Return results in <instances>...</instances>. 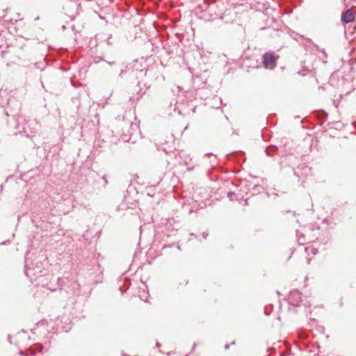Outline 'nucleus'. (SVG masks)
I'll use <instances>...</instances> for the list:
<instances>
[{
	"label": "nucleus",
	"mask_w": 356,
	"mask_h": 356,
	"mask_svg": "<svg viewBox=\"0 0 356 356\" xmlns=\"http://www.w3.org/2000/svg\"><path fill=\"white\" fill-rule=\"evenodd\" d=\"M289 299L292 305H298L302 302V294L298 291H292L290 293Z\"/></svg>",
	"instance_id": "7ed1b4c3"
},
{
	"label": "nucleus",
	"mask_w": 356,
	"mask_h": 356,
	"mask_svg": "<svg viewBox=\"0 0 356 356\" xmlns=\"http://www.w3.org/2000/svg\"><path fill=\"white\" fill-rule=\"evenodd\" d=\"M229 346L228 344H227V345H226V346H225V349H228V348H229Z\"/></svg>",
	"instance_id": "423d86ee"
},
{
	"label": "nucleus",
	"mask_w": 356,
	"mask_h": 356,
	"mask_svg": "<svg viewBox=\"0 0 356 356\" xmlns=\"http://www.w3.org/2000/svg\"><path fill=\"white\" fill-rule=\"evenodd\" d=\"M233 195H234V193H232V192L228 193V197L230 198V200H233Z\"/></svg>",
	"instance_id": "39448f33"
},
{
	"label": "nucleus",
	"mask_w": 356,
	"mask_h": 356,
	"mask_svg": "<svg viewBox=\"0 0 356 356\" xmlns=\"http://www.w3.org/2000/svg\"><path fill=\"white\" fill-rule=\"evenodd\" d=\"M341 17L343 23L348 24L353 22L355 20V13L352 9H348L346 11L342 13Z\"/></svg>",
	"instance_id": "f03ea898"
},
{
	"label": "nucleus",
	"mask_w": 356,
	"mask_h": 356,
	"mask_svg": "<svg viewBox=\"0 0 356 356\" xmlns=\"http://www.w3.org/2000/svg\"><path fill=\"white\" fill-rule=\"evenodd\" d=\"M277 58L271 54H265L263 56V64L266 68L273 69L276 66Z\"/></svg>",
	"instance_id": "f257e3e1"
},
{
	"label": "nucleus",
	"mask_w": 356,
	"mask_h": 356,
	"mask_svg": "<svg viewBox=\"0 0 356 356\" xmlns=\"http://www.w3.org/2000/svg\"><path fill=\"white\" fill-rule=\"evenodd\" d=\"M26 275L28 276V277H31L32 275H35L36 273H33V271L34 270V269H32L31 268L29 267L28 266V264L26 265Z\"/></svg>",
	"instance_id": "20e7f679"
}]
</instances>
